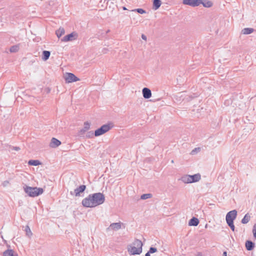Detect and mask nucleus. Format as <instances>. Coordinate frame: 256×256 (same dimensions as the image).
<instances>
[{"label":"nucleus","mask_w":256,"mask_h":256,"mask_svg":"<svg viewBox=\"0 0 256 256\" xmlns=\"http://www.w3.org/2000/svg\"><path fill=\"white\" fill-rule=\"evenodd\" d=\"M104 195L101 192L90 194L84 198L82 202V204L84 208H94L104 203Z\"/></svg>","instance_id":"nucleus-1"},{"label":"nucleus","mask_w":256,"mask_h":256,"mask_svg":"<svg viewBox=\"0 0 256 256\" xmlns=\"http://www.w3.org/2000/svg\"><path fill=\"white\" fill-rule=\"evenodd\" d=\"M24 192L30 197H36L42 194L44 190L41 188L31 187L27 186H24Z\"/></svg>","instance_id":"nucleus-2"},{"label":"nucleus","mask_w":256,"mask_h":256,"mask_svg":"<svg viewBox=\"0 0 256 256\" xmlns=\"http://www.w3.org/2000/svg\"><path fill=\"white\" fill-rule=\"evenodd\" d=\"M112 126L110 124H104L94 132V136H98L108 132Z\"/></svg>","instance_id":"nucleus-3"},{"label":"nucleus","mask_w":256,"mask_h":256,"mask_svg":"<svg viewBox=\"0 0 256 256\" xmlns=\"http://www.w3.org/2000/svg\"><path fill=\"white\" fill-rule=\"evenodd\" d=\"M237 216V211L236 210L228 212L226 216V222H234Z\"/></svg>","instance_id":"nucleus-4"},{"label":"nucleus","mask_w":256,"mask_h":256,"mask_svg":"<svg viewBox=\"0 0 256 256\" xmlns=\"http://www.w3.org/2000/svg\"><path fill=\"white\" fill-rule=\"evenodd\" d=\"M86 189V186L82 184L74 189V192H70L71 195H74L76 196H80V194L83 193Z\"/></svg>","instance_id":"nucleus-5"},{"label":"nucleus","mask_w":256,"mask_h":256,"mask_svg":"<svg viewBox=\"0 0 256 256\" xmlns=\"http://www.w3.org/2000/svg\"><path fill=\"white\" fill-rule=\"evenodd\" d=\"M65 81L67 83L75 82L80 80L74 74L68 72L64 76Z\"/></svg>","instance_id":"nucleus-6"},{"label":"nucleus","mask_w":256,"mask_h":256,"mask_svg":"<svg viewBox=\"0 0 256 256\" xmlns=\"http://www.w3.org/2000/svg\"><path fill=\"white\" fill-rule=\"evenodd\" d=\"M202 3V0H183L182 4L185 5L195 7L200 6Z\"/></svg>","instance_id":"nucleus-7"},{"label":"nucleus","mask_w":256,"mask_h":256,"mask_svg":"<svg viewBox=\"0 0 256 256\" xmlns=\"http://www.w3.org/2000/svg\"><path fill=\"white\" fill-rule=\"evenodd\" d=\"M78 37V34L74 32L64 36L61 39V40L62 42L72 41L77 39Z\"/></svg>","instance_id":"nucleus-8"},{"label":"nucleus","mask_w":256,"mask_h":256,"mask_svg":"<svg viewBox=\"0 0 256 256\" xmlns=\"http://www.w3.org/2000/svg\"><path fill=\"white\" fill-rule=\"evenodd\" d=\"M143 96L146 99L150 98L152 96V92L148 88H144L142 90Z\"/></svg>","instance_id":"nucleus-9"},{"label":"nucleus","mask_w":256,"mask_h":256,"mask_svg":"<svg viewBox=\"0 0 256 256\" xmlns=\"http://www.w3.org/2000/svg\"><path fill=\"white\" fill-rule=\"evenodd\" d=\"M90 128V123L88 122H84V126L78 132V136L83 135Z\"/></svg>","instance_id":"nucleus-10"},{"label":"nucleus","mask_w":256,"mask_h":256,"mask_svg":"<svg viewBox=\"0 0 256 256\" xmlns=\"http://www.w3.org/2000/svg\"><path fill=\"white\" fill-rule=\"evenodd\" d=\"M128 250L132 255L140 254L142 252L140 248H137L135 246H131L130 248H128Z\"/></svg>","instance_id":"nucleus-11"},{"label":"nucleus","mask_w":256,"mask_h":256,"mask_svg":"<svg viewBox=\"0 0 256 256\" xmlns=\"http://www.w3.org/2000/svg\"><path fill=\"white\" fill-rule=\"evenodd\" d=\"M61 144L60 140L56 138H52L51 140V142L50 144V146L51 148H55L59 146Z\"/></svg>","instance_id":"nucleus-12"},{"label":"nucleus","mask_w":256,"mask_h":256,"mask_svg":"<svg viewBox=\"0 0 256 256\" xmlns=\"http://www.w3.org/2000/svg\"><path fill=\"white\" fill-rule=\"evenodd\" d=\"M245 246L246 250L248 251L252 250L255 246L254 243L250 240H247L246 242Z\"/></svg>","instance_id":"nucleus-13"},{"label":"nucleus","mask_w":256,"mask_h":256,"mask_svg":"<svg viewBox=\"0 0 256 256\" xmlns=\"http://www.w3.org/2000/svg\"><path fill=\"white\" fill-rule=\"evenodd\" d=\"M201 176L198 173L194 175H190V183L198 182Z\"/></svg>","instance_id":"nucleus-14"},{"label":"nucleus","mask_w":256,"mask_h":256,"mask_svg":"<svg viewBox=\"0 0 256 256\" xmlns=\"http://www.w3.org/2000/svg\"><path fill=\"white\" fill-rule=\"evenodd\" d=\"M122 223L120 222H116V223H112L110 226V228L112 230H117L121 228L122 227Z\"/></svg>","instance_id":"nucleus-15"},{"label":"nucleus","mask_w":256,"mask_h":256,"mask_svg":"<svg viewBox=\"0 0 256 256\" xmlns=\"http://www.w3.org/2000/svg\"><path fill=\"white\" fill-rule=\"evenodd\" d=\"M198 224V219L195 217H192L188 222V225L190 226H197Z\"/></svg>","instance_id":"nucleus-16"},{"label":"nucleus","mask_w":256,"mask_h":256,"mask_svg":"<svg viewBox=\"0 0 256 256\" xmlns=\"http://www.w3.org/2000/svg\"><path fill=\"white\" fill-rule=\"evenodd\" d=\"M152 9L154 10L158 9L162 4L160 0H152Z\"/></svg>","instance_id":"nucleus-17"},{"label":"nucleus","mask_w":256,"mask_h":256,"mask_svg":"<svg viewBox=\"0 0 256 256\" xmlns=\"http://www.w3.org/2000/svg\"><path fill=\"white\" fill-rule=\"evenodd\" d=\"M132 244L133 246H135L137 248H140V250H142V243L141 240L138 239H136Z\"/></svg>","instance_id":"nucleus-18"},{"label":"nucleus","mask_w":256,"mask_h":256,"mask_svg":"<svg viewBox=\"0 0 256 256\" xmlns=\"http://www.w3.org/2000/svg\"><path fill=\"white\" fill-rule=\"evenodd\" d=\"M50 55V52L48 50H44L42 54V60L46 61L48 60Z\"/></svg>","instance_id":"nucleus-19"},{"label":"nucleus","mask_w":256,"mask_h":256,"mask_svg":"<svg viewBox=\"0 0 256 256\" xmlns=\"http://www.w3.org/2000/svg\"><path fill=\"white\" fill-rule=\"evenodd\" d=\"M180 180L185 184L190 183V175H184L181 177Z\"/></svg>","instance_id":"nucleus-20"},{"label":"nucleus","mask_w":256,"mask_h":256,"mask_svg":"<svg viewBox=\"0 0 256 256\" xmlns=\"http://www.w3.org/2000/svg\"><path fill=\"white\" fill-rule=\"evenodd\" d=\"M254 30L253 28H244L242 30V32L244 34H250L252 32H254Z\"/></svg>","instance_id":"nucleus-21"},{"label":"nucleus","mask_w":256,"mask_h":256,"mask_svg":"<svg viewBox=\"0 0 256 256\" xmlns=\"http://www.w3.org/2000/svg\"><path fill=\"white\" fill-rule=\"evenodd\" d=\"M250 219V216L248 213H247L246 214L243 218L242 220V223L243 224H247Z\"/></svg>","instance_id":"nucleus-22"},{"label":"nucleus","mask_w":256,"mask_h":256,"mask_svg":"<svg viewBox=\"0 0 256 256\" xmlns=\"http://www.w3.org/2000/svg\"><path fill=\"white\" fill-rule=\"evenodd\" d=\"M201 4L206 8H210L212 6V2L208 0H202V3H201Z\"/></svg>","instance_id":"nucleus-23"},{"label":"nucleus","mask_w":256,"mask_h":256,"mask_svg":"<svg viewBox=\"0 0 256 256\" xmlns=\"http://www.w3.org/2000/svg\"><path fill=\"white\" fill-rule=\"evenodd\" d=\"M65 30L63 28H60L56 32V36L60 38L64 34Z\"/></svg>","instance_id":"nucleus-24"},{"label":"nucleus","mask_w":256,"mask_h":256,"mask_svg":"<svg viewBox=\"0 0 256 256\" xmlns=\"http://www.w3.org/2000/svg\"><path fill=\"white\" fill-rule=\"evenodd\" d=\"M28 164L30 166H37L41 164V162L38 160H31L28 162Z\"/></svg>","instance_id":"nucleus-25"},{"label":"nucleus","mask_w":256,"mask_h":256,"mask_svg":"<svg viewBox=\"0 0 256 256\" xmlns=\"http://www.w3.org/2000/svg\"><path fill=\"white\" fill-rule=\"evenodd\" d=\"M14 252L12 250H7L4 252L3 255L4 256H13Z\"/></svg>","instance_id":"nucleus-26"},{"label":"nucleus","mask_w":256,"mask_h":256,"mask_svg":"<svg viewBox=\"0 0 256 256\" xmlns=\"http://www.w3.org/2000/svg\"><path fill=\"white\" fill-rule=\"evenodd\" d=\"M24 231L26 232V235L28 237L30 238L32 235V233L28 226H26L24 228Z\"/></svg>","instance_id":"nucleus-27"},{"label":"nucleus","mask_w":256,"mask_h":256,"mask_svg":"<svg viewBox=\"0 0 256 256\" xmlns=\"http://www.w3.org/2000/svg\"><path fill=\"white\" fill-rule=\"evenodd\" d=\"M152 197V194H142L140 196V198L142 200H146L148 198H151Z\"/></svg>","instance_id":"nucleus-28"},{"label":"nucleus","mask_w":256,"mask_h":256,"mask_svg":"<svg viewBox=\"0 0 256 256\" xmlns=\"http://www.w3.org/2000/svg\"><path fill=\"white\" fill-rule=\"evenodd\" d=\"M18 50H19L18 46L15 45V46H11L10 50L11 52H18Z\"/></svg>","instance_id":"nucleus-29"},{"label":"nucleus","mask_w":256,"mask_h":256,"mask_svg":"<svg viewBox=\"0 0 256 256\" xmlns=\"http://www.w3.org/2000/svg\"><path fill=\"white\" fill-rule=\"evenodd\" d=\"M132 11L136 12L140 14H144L146 13V11L145 10H144L142 8H140L133 10Z\"/></svg>","instance_id":"nucleus-30"},{"label":"nucleus","mask_w":256,"mask_h":256,"mask_svg":"<svg viewBox=\"0 0 256 256\" xmlns=\"http://www.w3.org/2000/svg\"><path fill=\"white\" fill-rule=\"evenodd\" d=\"M226 224L230 226V228L233 231V232H234V230H235V226H234V222H226Z\"/></svg>","instance_id":"nucleus-31"},{"label":"nucleus","mask_w":256,"mask_h":256,"mask_svg":"<svg viewBox=\"0 0 256 256\" xmlns=\"http://www.w3.org/2000/svg\"><path fill=\"white\" fill-rule=\"evenodd\" d=\"M157 252V248L154 247H150L148 250V252L150 254H153Z\"/></svg>","instance_id":"nucleus-32"},{"label":"nucleus","mask_w":256,"mask_h":256,"mask_svg":"<svg viewBox=\"0 0 256 256\" xmlns=\"http://www.w3.org/2000/svg\"><path fill=\"white\" fill-rule=\"evenodd\" d=\"M252 232H253L254 236V238H256V224L254 226V228L252 230Z\"/></svg>","instance_id":"nucleus-33"},{"label":"nucleus","mask_w":256,"mask_h":256,"mask_svg":"<svg viewBox=\"0 0 256 256\" xmlns=\"http://www.w3.org/2000/svg\"><path fill=\"white\" fill-rule=\"evenodd\" d=\"M12 150L18 151V150H20V148L18 146H12Z\"/></svg>","instance_id":"nucleus-34"},{"label":"nucleus","mask_w":256,"mask_h":256,"mask_svg":"<svg viewBox=\"0 0 256 256\" xmlns=\"http://www.w3.org/2000/svg\"><path fill=\"white\" fill-rule=\"evenodd\" d=\"M200 150V148H194V150H193L192 151L191 154H194V152H196V150Z\"/></svg>","instance_id":"nucleus-35"},{"label":"nucleus","mask_w":256,"mask_h":256,"mask_svg":"<svg viewBox=\"0 0 256 256\" xmlns=\"http://www.w3.org/2000/svg\"><path fill=\"white\" fill-rule=\"evenodd\" d=\"M142 38L144 40H146V36H145L144 34H142Z\"/></svg>","instance_id":"nucleus-36"},{"label":"nucleus","mask_w":256,"mask_h":256,"mask_svg":"<svg viewBox=\"0 0 256 256\" xmlns=\"http://www.w3.org/2000/svg\"><path fill=\"white\" fill-rule=\"evenodd\" d=\"M196 256H202V252H198L196 254Z\"/></svg>","instance_id":"nucleus-37"},{"label":"nucleus","mask_w":256,"mask_h":256,"mask_svg":"<svg viewBox=\"0 0 256 256\" xmlns=\"http://www.w3.org/2000/svg\"><path fill=\"white\" fill-rule=\"evenodd\" d=\"M222 256H227V252L226 251L223 252Z\"/></svg>","instance_id":"nucleus-38"},{"label":"nucleus","mask_w":256,"mask_h":256,"mask_svg":"<svg viewBox=\"0 0 256 256\" xmlns=\"http://www.w3.org/2000/svg\"><path fill=\"white\" fill-rule=\"evenodd\" d=\"M145 256H150V253H149L148 252H147Z\"/></svg>","instance_id":"nucleus-39"},{"label":"nucleus","mask_w":256,"mask_h":256,"mask_svg":"<svg viewBox=\"0 0 256 256\" xmlns=\"http://www.w3.org/2000/svg\"><path fill=\"white\" fill-rule=\"evenodd\" d=\"M13 256H18V254L17 253L14 252V254L13 255Z\"/></svg>","instance_id":"nucleus-40"},{"label":"nucleus","mask_w":256,"mask_h":256,"mask_svg":"<svg viewBox=\"0 0 256 256\" xmlns=\"http://www.w3.org/2000/svg\"><path fill=\"white\" fill-rule=\"evenodd\" d=\"M122 9L124 10H127L125 6H122Z\"/></svg>","instance_id":"nucleus-41"},{"label":"nucleus","mask_w":256,"mask_h":256,"mask_svg":"<svg viewBox=\"0 0 256 256\" xmlns=\"http://www.w3.org/2000/svg\"><path fill=\"white\" fill-rule=\"evenodd\" d=\"M89 134H91V135H92H92H93V132H89Z\"/></svg>","instance_id":"nucleus-42"},{"label":"nucleus","mask_w":256,"mask_h":256,"mask_svg":"<svg viewBox=\"0 0 256 256\" xmlns=\"http://www.w3.org/2000/svg\"><path fill=\"white\" fill-rule=\"evenodd\" d=\"M90 136H91V134H89L88 137H89V138L90 137Z\"/></svg>","instance_id":"nucleus-43"},{"label":"nucleus","mask_w":256,"mask_h":256,"mask_svg":"<svg viewBox=\"0 0 256 256\" xmlns=\"http://www.w3.org/2000/svg\"><path fill=\"white\" fill-rule=\"evenodd\" d=\"M174 160H172V163H174Z\"/></svg>","instance_id":"nucleus-44"}]
</instances>
